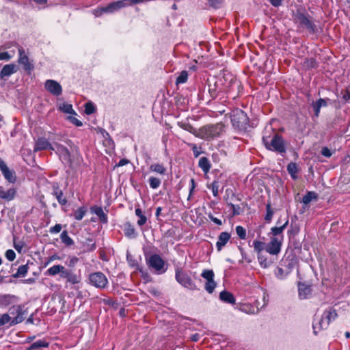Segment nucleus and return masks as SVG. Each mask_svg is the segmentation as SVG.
Segmentation results:
<instances>
[{"label": "nucleus", "instance_id": "obj_1", "mask_svg": "<svg viewBox=\"0 0 350 350\" xmlns=\"http://www.w3.org/2000/svg\"><path fill=\"white\" fill-rule=\"evenodd\" d=\"M288 224L287 219L285 223L280 226H275L271 228L269 232L270 241L265 247L267 252L271 255H278L280 251L284 241L283 231Z\"/></svg>", "mask_w": 350, "mask_h": 350}, {"label": "nucleus", "instance_id": "obj_2", "mask_svg": "<svg viewBox=\"0 0 350 350\" xmlns=\"http://www.w3.org/2000/svg\"><path fill=\"white\" fill-rule=\"evenodd\" d=\"M266 133L262 137V142L266 148L280 154L285 153L286 145L283 137L274 131H271L269 135Z\"/></svg>", "mask_w": 350, "mask_h": 350}, {"label": "nucleus", "instance_id": "obj_3", "mask_svg": "<svg viewBox=\"0 0 350 350\" xmlns=\"http://www.w3.org/2000/svg\"><path fill=\"white\" fill-rule=\"evenodd\" d=\"M293 21L299 27L306 29L310 33H314L317 31V25L308 14L297 11L293 15Z\"/></svg>", "mask_w": 350, "mask_h": 350}, {"label": "nucleus", "instance_id": "obj_4", "mask_svg": "<svg viewBox=\"0 0 350 350\" xmlns=\"http://www.w3.org/2000/svg\"><path fill=\"white\" fill-rule=\"evenodd\" d=\"M337 317V313L335 309L329 308L325 310L322 315L321 319L318 323H313V330L315 334L323 329H326L332 321H334Z\"/></svg>", "mask_w": 350, "mask_h": 350}, {"label": "nucleus", "instance_id": "obj_5", "mask_svg": "<svg viewBox=\"0 0 350 350\" xmlns=\"http://www.w3.org/2000/svg\"><path fill=\"white\" fill-rule=\"evenodd\" d=\"M224 128L222 123L204 126L199 130L198 137L205 139H213L219 136L223 133Z\"/></svg>", "mask_w": 350, "mask_h": 350}, {"label": "nucleus", "instance_id": "obj_6", "mask_svg": "<svg viewBox=\"0 0 350 350\" xmlns=\"http://www.w3.org/2000/svg\"><path fill=\"white\" fill-rule=\"evenodd\" d=\"M231 122L234 128L239 130H245L247 127L249 118L243 110L237 109L232 111Z\"/></svg>", "mask_w": 350, "mask_h": 350}, {"label": "nucleus", "instance_id": "obj_7", "mask_svg": "<svg viewBox=\"0 0 350 350\" xmlns=\"http://www.w3.org/2000/svg\"><path fill=\"white\" fill-rule=\"evenodd\" d=\"M175 278L176 281L183 286L190 290H195L196 288V286L190 276L181 268L176 269Z\"/></svg>", "mask_w": 350, "mask_h": 350}, {"label": "nucleus", "instance_id": "obj_8", "mask_svg": "<svg viewBox=\"0 0 350 350\" xmlns=\"http://www.w3.org/2000/svg\"><path fill=\"white\" fill-rule=\"evenodd\" d=\"M146 261L148 267L152 268L159 273H164L166 270L165 269V261L158 254L151 255L148 259H146Z\"/></svg>", "mask_w": 350, "mask_h": 350}, {"label": "nucleus", "instance_id": "obj_9", "mask_svg": "<svg viewBox=\"0 0 350 350\" xmlns=\"http://www.w3.org/2000/svg\"><path fill=\"white\" fill-rule=\"evenodd\" d=\"M90 283L99 288H104L108 284V280L105 275L100 272H94L89 275Z\"/></svg>", "mask_w": 350, "mask_h": 350}, {"label": "nucleus", "instance_id": "obj_10", "mask_svg": "<svg viewBox=\"0 0 350 350\" xmlns=\"http://www.w3.org/2000/svg\"><path fill=\"white\" fill-rule=\"evenodd\" d=\"M214 275L213 271L209 269L204 270L201 274V276L206 280L204 288L208 293H212L217 285L216 282L214 281Z\"/></svg>", "mask_w": 350, "mask_h": 350}, {"label": "nucleus", "instance_id": "obj_11", "mask_svg": "<svg viewBox=\"0 0 350 350\" xmlns=\"http://www.w3.org/2000/svg\"><path fill=\"white\" fill-rule=\"evenodd\" d=\"M60 278L65 279L67 283L70 284H77L81 282V278L80 274H77L72 272L70 269L62 267V272L61 273Z\"/></svg>", "mask_w": 350, "mask_h": 350}, {"label": "nucleus", "instance_id": "obj_12", "mask_svg": "<svg viewBox=\"0 0 350 350\" xmlns=\"http://www.w3.org/2000/svg\"><path fill=\"white\" fill-rule=\"evenodd\" d=\"M44 88L51 94L58 96L62 93V85L56 81L48 79L45 81Z\"/></svg>", "mask_w": 350, "mask_h": 350}, {"label": "nucleus", "instance_id": "obj_13", "mask_svg": "<svg viewBox=\"0 0 350 350\" xmlns=\"http://www.w3.org/2000/svg\"><path fill=\"white\" fill-rule=\"evenodd\" d=\"M0 170L1 171L4 178L11 183H14L16 180L15 172L8 168L6 163L0 158Z\"/></svg>", "mask_w": 350, "mask_h": 350}, {"label": "nucleus", "instance_id": "obj_14", "mask_svg": "<svg viewBox=\"0 0 350 350\" xmlns=\"http://www.w3.org/2000/svg\"><path fill=\"white\" fill-rule=\"evenodd\" d=\"M19 53L18 63L23 66V68L30 72L33 69V66L29 62L28 57L26 55L23 47L18 46Z\"/></svg>", "mask_w": 350, "mask_h": 350}, {"label": "nucleus", "instance_id": "obj_15", "mask_svg": "<svg viewBox=\"0 0 350 350\" xmlns=\"http://www.w3.org/2000/svg\"><path fill=\"white\" fill-rule=\"evenodd\" d=\"M55 151L59 157L67 163H71V154L69 150L63 145L55 144Z\"/></svg>", "mask_w": 350, "mask_h": 350}, {"label": "nucleus", "instance_id": "obj_16", "mask_svg": "<svg viewBox=\"0 0 350 350\" xmlns=\"http://www.w3.org/2000/svg\"><path fill=\"white\" fill-rule=\"evenodd\" d=\"M296 263V258L292 255H288L281 260L280 266L284 267L286 271L291 273Z\"/></svg>", "mask_w": 350, "mask_h": 350}, {"label": "nucleus", "instance_id": "obj_17", "mask_svg": "<svg viewBox=\"0 0 350 350\" xmlns=\"http://www.w3.org/2000/svg\"><path fill=\"white\" fill-rule=\"evenodd\" d=\"M43 150H54L55 148L49 143V142L45 138H39L34 146V151H40Z\"/></svg>", "mask_w": 350, "mask_h": 350}, {"label": "nucleus", "instance_id": "obj_18", "mask_svg": "<svg viewBox=\"0 0 350 350\" xmlns=\"http://www.w3.org/2000/svg\"><path fill=\"white\" fill-rule=\"evenodd\" d=\"M16 194V190L15 188H10L8 190L0 186V198L5 201H11L14 199Z\"/></svg>", "mask_w": 350, "mask_h": 350}, {"label": "nucleus", "instance_id": "obj_19", "mask_svg": "<svg viewBox=\"0 0 350 350\" xmlns=\"http://www.w3.org/2000/svg\"><path fill=\"white\" fill-rule=\"evenodd\" d=\"M16 315L12 320L11 325H16L21 323L25 319V312L21 306H16L13 307Z\"/></svg>", "mask_w": 350, "mask_h": 350}, {"label": "nucleus", "instance_id": "obj_20", "mask_svg": "<svg viewBox=\"0 0 350 350\" xmlns=\"http://www.w3.org/2000/svg\"><path fill=\"white\" fill-rule=\"evenodd\" d=\"M230 239V234L227 232H222L218 237V241L216 243L217 251L220 252L226 245Z\"/></svg>", "mask_w": 350, "mask_h": 350}, {"label": "nucleus", "instance_id": "obj_21", "mask_svg": "<svg viewBox=\"0 0 350 350\" xmlns=\"http://www.w3.org/2000/svg\"><path fill=\"white\" fill-rule=\"evenodd\" d=\"M92 213L96 215L99 220L103 224H107L108 221V217L106 213H104L103 209L100 206H94L90 208Z\"/></svg>", "mask_w": 350, "mask_h": 350}, {"label": "nucleus", "instance_id": "obj_22", "mask_svg": "<svg viewBox=\"0 0 350 350\" xmlns=\"http://www.w3.org/2000/svg\"><path fill=\"white\" fill-rule=\"evenodd\" d=\"M17 71V66L14 64L5 65L1 70L0 77L1 79L8 77Z\"/></svg>", "mask_w": 350, "mask_h": 350}, {"label": "nucleus", "instance_id": "obj_23", "mask_svg": "<svg viewBox=\"0 0 350 350\" xmlns=\"http://www.w3.org/2000/svg\"><path fill=\"white\" fill-rule=\"evenodd\" d=\"M53 195L56 197L58 202L61 205H65L67 203V199L64 196L63 191L59 189L57 184H55L53 186Z\"/></svg>", "mask_w": 350, "mask_h": 350}, {"label": "nucleus", "instance_id": "obj_24", "mask_svg": "<svg viewBox=\"0 0 350 350\" xmlns=\"http://www.w3.org/2000/svg\"><path fill=\"white\" fill-rule=\"evenodd\" d=\"M49 342L46 340H38L33 342L27 350H44L45 348H48Z\"/></svg>", "mask_w": 350, "mask_h": 350}, {"label": "nucleus", "instance_id": "obj_25", "mask_svg": "<svg viewBox=\"0 0 350 350\" xmlns=\"http://www.w3.org/2000/svg\"><path fill=\"white\" fill-rule=\"evenodd\" d=\"M312 105L314 111V116L316 117H319L321 108L327 105V100L324 98H319L316 102H313Z\"/></svg>", "mask_w": 350, "mask_h": 350}, {"label": "nucleus", "instance_id": "obj_26", "mask_svg": "<svg viewBox=\"0 0 350 350\" xmlns=\"http://www.w3.org/2000/svg\"><path fill=\"white\" fill-rule=\"evenodd\" d=\"M219 298L222 301H224L225 303L231 304H235V298H234V295L228 291H221L219 294Z\"/></svg>", "mask_w": 350, "mask_h": 350}, {"label": "nucleus", "instance_id": "obj_27", "mask_svg": "<svg viewBox=\"0 0 350 350\" xmlns=\"http://www.w3.org/2000/svg\"><path fill=\"white\" fill-rule=\"evenodd\" d=\"M311 294V288L310 286L300 284L299 285V296L301 299H306Z\"/></svg>", "mask_w": 350, "mask_h": 350}, {"label": "nucleus", "instance_id": "obj_28", "mask_svg": "<svg viewBox=\"0 0 350 350\" xmlns=\"http://www.w3.org/2000/svg\"><path fill=\"white\" fill-rule=\"evenodd\" d=\"M62 267L63 265H55L46 271L45 275L52 277H54L57 274L60 275L62 272Z\"/></svg>", "mask_w": 350, "mask_h": 350}, {"label": "nucleus", "instance_id": "obj_29", "mask_svg": "<svg viewBox=\"0 0 350 350\" xmlns=\"http://www.w3.org/2000/svg\"><path fill=\"white\" fill-rule=\"evenodd\" d=\"M287 171L288 174L291 175L292 179L296 180L298 178V167L295 163L291 162L287 165Z\"/></svg>", "mask_w": 350, "mask_h": 350}, {"label": "nucleus", "instance_id": "obj_30", "mask_svg": "<svg viewBox=\"0 0 350 350\" xmlns=\"http://www.w3.org/2000/svg\"><path fill=\"white\" fill-rule=\"evenodd\" d=\"M150 170L160 175H165L166 173V168L163 164L160 163H153L150 165Z\"/></svg>", "mask_w": 350, "mask_h": 350}, {"label": "nucleus", "instance_id": "obj_31", "mask_svg": "<svg viewBox=\"0 0 350 350\" xmlns=\"http://www.w3.org/2000/svg\"><path fill=\"white\" fill-rule=\"evenodd\" d=\"M257 258L258 261L262 268H268L272 264V261L267 260L266 256L262 254H259Z\"/></svg>", "mask_w": 350, "mask_h": 350}, {"label": "nucleus", "instance_id": "obj_32", "mask_svg": "<svg viewBox=\"0 0 350 350\" xmlns=\"http://www.w3.org/2000/svg\"><path fill=\"white\" fill-rule=\"evenodd\" d=\"M199 167L204 172H208L211 168V164L206 157H201L199 160Z\"/></svg>", "mask_w": 350, "mask_h": 350}, {"label": "nucleus", "instance_id": "obj_33", "mask_svg": "<svg viewBox=\"0 0 350 350\" xmlns=\"http://www.w3.org/2000/svg\"><path fill=\"white\" fill-rule=\"evenodd\" d=\"M28 270H29L28 265H21L18 268L16 273L12 275V277H14L15 278H19V277H25L27 275Z\"/></svg>", "mask_w": 350, "mask_h": 350}, {"label": "nucleus", "instance_id": "obj_34", "mask_svg": "<svg viewBox=\"0 0 350 350\" xmlns=\"http://www.w3.org/2000/svg\"><path fill=\"white\" fill-rule=\"evenodd\" d=\"M60 238L62 243L66 246H71L74 244V241L68 236L66 230L62 232Z\"/></svg>", "mask_w": 350, "mask_h": 350}, {"label": "nucleus", "instance_id": "obj_35", "mask_svg": "<svg viewBox=\"0 0 350 350\" xmlns=\"http://www.w3.org/2000/svg\"><path fill=\"white\" fill-rule=\"evenodd\" d=\"M15 296L11 295H3L0 296V305L7 306L10 305Z\"/></svg>", "mask_w": 350, "mask_h": 350}, {"label": "nucleus", "instance_id": "obj_36", "mask_svg": "<svg viewBox=\"0 0 350 350\" xmlns=\"http://www.w3.org/2000/svg\"><path fill=\"white\" fill-rule=\"evenodd\" d=\"M135 215L139 218L137 221V224L140 226H144L147 221L146 217L143 214L142 211L139 207L135 208Z\"/></svg>", "mask_w": 350, "mask_h": 350}, {"label": "nucleus", "instance_id": "obj_37", "mask_svg": "<svg viewBox=\"0 0 350 350\" xmlns=\"http://www.w3.org/2000/svg\"><path fill=\"white\" fill-rule=\"evenodd\" d=\"M178 125L184 130L195 135L197 137L199 135V133H197L196 129L189 123L178 122Z\"/></svg>", "mask_w": 350, "mask_h": 350}, {"label": "nucleus", "instance_id": "obj_38", "mask_svg": "<svg viewBox=\"0 0 350 350\" xmlns=\"http://www.w3.org/2000/svg\"><path fill=\"white\" fill-rule=\"evenodd\" d=\"M148 183H149L150 187L152 189H156L160 187V185L161 184V180L155 176H150L148 179Z\"/></svg>", "mask_w": 350, "mask_h": 350}, {"label": "nucleus", "instance_id": "obj_39", "mask_svg": "<svg viewBox=\"0 0 350 350\" xmlns=\"http://www.w3.org/2000/svg\"><path fill=\"white\" fill-rule=\"evenodd\" d=\"M86 212H87V210L85 207H79L74 212V214H73L74 218L76 220L80 221L85 216Z\"/></svg>", "mask_w": 350, "mask_h": 350}, {"label": "nucleus", "instance_id": "obj_40", "mask_svg": "<svg viewBox=\"0 0 350 350\" xmlns=\"http://www.w3.org/2000/svg\"><path fill=\"white\" fill-rule=\"evenodd\" d=\"M254 251L257 252L258 255L261 254V252L265 249V243L262 241L255 240L253 242Z\"/></svg>", "mask_w": 350, "mask_h": 350}, {"label": "nucleus", "instance_id": "obj_41", "mask_svg": "<svg viewBox=\"0 0 350 350\" xmlns=\"http://www.w3.org/2000/svg\"><path fill=\"white\" fill-rule=\"evenodd\" d=\"M317 198V194L313 191H308L307 193L303 197L302 202L305 204H308L312 200Z\"/></svg>", "mask_w": 350, "mask_h": 350}, {"label": "nucleus", "instance_id": "obj_42", "mask_svg": "<svg viewBox=\"0 0 350 350\" xmlns=\"http://www.w3.org/2000/svg\"><path fill=\"white\" fill-rule=\"evenodd\" d=\"M124 234L127 237H134L135 230V228L129 224L125 225L124 229Z\"/></svg>", "mask_w": 350, "mask_h": 350}, {"label": "nucleus", "instance_id": "obj_43", "mask_svg": "<svg viewBox=\"0 0 350 350\" xmlns=\"http://www.w3.org/2000/svg\"><path fill=\"white\" fill-rule=\"evenodd\" d=\"M290 273L288 271H286V269L284 268V267H277L275 275L277 278L280 279H282L285 278L286 275H288Z\"/></svg>", "mask_w": 350, "mask_h": 350}, {"label": "nucleus", "instance_id": "obj_44", "mask_svg": "<svg viewBox=\"0 0 350 350\" xmlns=\"http://www.w3.org/2000/svg\"><path fill=\"white\" fill-rule=\"evenodd\" d=\"M188 79V73L186 70L182 71L176 78V84L185 83Z\"/></svg>", "mask_w": 350, "mask_h": 350}, {"label": "nucleus", "instance_id": "obj_45", "mask_svg": "<svg viewBox=\"0 0 350 350\" xmlns=\"http://www.w3.org/2000/svg\"><path fill=\"white\" fill-rule=\"evenodd\" d=\"M59 109L66 113H75L70 104L64 103L59 106Z\"/></svg>", "mask_w": 350, "mask_h": 350}, {"label": "nucleus", "instance_id": "obj_46", "mask_svg": "<svg viewBox=\"0 0 350 350\" xmlns=\"http://www.w3.org/2000/svg\"><path fill=\"white\" fill-rule=\"evenodd\" d=\"M219 183L216 180H214L210 185L208 186V187L211 189L215 197H217L219 195Z\"/></svg>", "mask_w": 350, "mask_h": 350}, {"label": "nucleus", "instance_id": "obj_47", "mask_svg": "<svg viewBox=\"0 0 350 350\" xmlns=\"http://www.w3.org/2000/svg\"><path fill=\"white\" fill-rule=\"evenodd\" d=\"M79 259L75 256H70L68 258L67 265L69 268H73L79 262Z\"/></svg>", "mask_w": 350, "mask_h": 350}, {"label": "nucleus", "instance_id": "obj_48", "mask_svg": "<svg viewBox=\"0 0 350 350\" xmlns=\"http://www.w3.org/2000/svg\"><path fill=\"white\" fill-rule=\"evenodd\" d=\"M236 232L238 235V237L241 239H245L246 238V230L245 229L241 226H238L236 227Z\"/></svg>", "mask_w": 350, "mask_h": 350}, {"label": "nucleus", "instance_id": "obj_49", "mask_svg": "<svg viewBox=\"0 0 350 350\" xmlns=\"http://www.w3.org/2000/svg\"><path fill=\"white\" fill-rule=\"evenodd\" d=\"M267 213L265 217V219L267 221H270L273 217V211L271 207L270 204H267L266 206Z\"/></svg>", "mask_w": 350, "mask_h": 350}, {"label": "nucleus", "instance_id": "obj_50", "mask_svg": "<svg viewBox=\"0 0 350 350\" xmlns=\"http://www.w3.org/2000/svg\"><path fill=\"white\" fill-rule=\"evenodd\" d=\"M208 93L213 99L217 98L218 92L217 90L215 84L213 85V87H212L211 85H208Z\"/></svg>", "mask_w": 350, "mask_h": 350}, {"label": "nucleus", "instance_id": "obj_51", "mask_svg": "<svg viewBox=\"0 0 350 350\" xmlns=\"http://www.w3.org/2000/svg\"><path fill=\"white\" fill-rule=\"evenodd\" d=\"M10 319L11 318L8 314H0V326L8 323Z\"/></svg>", "mask_w": 350, "mask_h": 350}, {"label": "nucleus", "instance_id": "obj_52", "mask_svg": "<svg viewBox=\"0 0 350 350\" xmlns=\"http://www.w3.org/2000/svg\"><path fill=\"white\" fill-rule=\"evenodd\" d=\"M228 206L232 209L234 215H239L241 213V207L239 205H235L232 203H229Z\"/></svg>", "mask_w": 350, "mask_h": 350}, {"label": "nucleus", "instance_id": "obj_53", "mask_svg": "<svg viewBox=\"0 0 350 350\" xmlns=\"http://www.w3.org/2000/svg\"><path fill=\"white\" fill-rule=\"evenodd\" d=\"M5 255L9 261H13L16 258V254L12 250H8Z\"/></svg>", "mask_w": 350, "mask_h": 350}, {"label": "nucleus", "instance_id": "obj_54", "mask_svg": "<svg viewBox=\"0 0 350 350\" xmlns=\"http://www.w3.org/2000/svg\"><path fill=\"white\" fill-rule=\"evenodd\" d=\"M95 108L91 103H88L85 105V112L87 114H92L94 112Z\"/></svg>", "mask_w": 350, "mask_h": 350}, {"label": "nucleus", "instance_id": "obj_55", "mask_svg": "<svg viewBox=\"0 0 350 350\" xmlns=\"http://www.w3.org/2000/svg\"><path fill=\"white\" fill-rule=\"evenodd\" d=\"M104 13H105V7L97 8L96 9H94L92 11V14L96 17H99V16H102Z\"/></svg>", "mask_w": 350, "mask_h": 350}, {"label": "nucleus", "instance_id": "obj_56", "mask_svg": "<svg viewBox=\"0 0 350 350\" xmlns=\"http://www.w3.org/2000/svg\"><path fill=\"white\" fill-rule=\"evenodd\" d=\"M55 260H61V258L56 254H53L52 256L47 258L44 266L46 267L48 265H49L51 262Z\"/></svg>", "mask_w": 350, "mask_h": 350}, {"label": "nucleus", "instance_id": "obj_57", "mask_svg": "<svg viewBox=\"0 0 350 350\" xmlns=\"http://www.w3.org/2000/svg\"><path fill=\"white\" fill-rule=\"evenodd\" d=\"M24 243L23 241H16L15 237L14 238V247L16 251L21 252L22 249L23 248Z\"/></svg>", "mask_w": 350, "mask_h": 350}, {"label": "nucleus", "instance_id": "obj_58", "mask_svg": "<svg viewBox=\"0 0 350 350\" xmlns=\"http://www.w3.org/2000/svg\"><path fill=\"white\" fill-rule=\"evenodd\" d=\"M62 228V225L58 224L53 227H51L49 229V232L52 234L59 233L61 231Z\"/></svg>", "mask_w": 350, "mask_h": 350}, {"label": "nucleus", "instance_id": "obj_59", "mask_svg": "<svg viewBox=\"0 0 350 350\" xmlns=\"http://www.w3.org/2000/svg\"><path fill=\"white\" fill-rule=\"evenodd\" d=\"M321 154L327 158H329L332 155V151L327 147H323L322 148Z\"/></svg>", "mask_w": 350, "mask_h": 350}, {"label": "nucleus", "instance_id": "obj_60", "mask_svg": "<svg viewBox=\"0 0 350 350\" xmlns=\"http://www.w3.org/2000/svg\"><path fill=\"white\" fill-rule=\"evenodd\" d=\"M68 118L73 124L77 126H81L83 125L82 122L74 116H69Z\"/></svg>", "mask_w": 350, "mask_h": 350}, {"label": "nucleus", "instance_id": "obj_61", "mask_svg": "<svg viewBox=\"0 0 350 350\" xmlns=\"http://www.w3.org/2000/svg\"><path fill=\"white\" fill-rule=\"evenodd\" d=\"M12 57L8 52L0 53V60H9Z\"/></svg>", "mask_w": 350, "mask_h": 350}, {"label": "nucleus", "instance_id": "obj_62", "mask_svg": "<svg viewBox=\"0 0 350 350\" xmlns=\"http://www.w3.org/2000/svg\"><path fill=\"white\" fill-rule=\"evenodd\" d=\"M190 183H191V187H190V189H189V194L188 196V200H189L191 198V196L196 188V183H195L194 179H193V178L191 179Z\"/></svg>", "mask_w": 350, "mask_h": 350}, {"label": "nucleus", "instance_id": "obj_63", "mask_svg": "<svg viewBox=\"0 0 350 350\" xmlns=\"http://www.w3.org/2000/svg\"><path fill=\"white\" fill-rule=\"evenodd\" d=\"M190 146H191V148H192V150H193V154L195 155V157H198L200 154V152L198 151V147L196 146V145L192 144L190 145Z\"/></svg>", "mask_w": 350, "mask_h": 350}, {"label": "nucleus", "instance_id": "obj_64", "mask_svg": "<svg viewBox=\"0 0 350 350\" xmlns=\"http://www.w3.org/2000/svg\"><path fill=\"white\" fill-rule=\"evenodd\" d=\"M209 3L214 7H217L218 5L221 4V0H208Z\"/></svg>", "mask_w": 350, "mask_h": 350}]
</instances>
